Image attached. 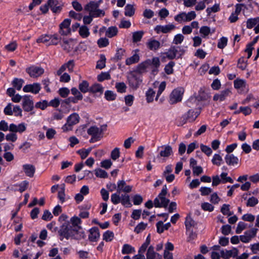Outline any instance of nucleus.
<instances>
[{
  "label": "nucleus",
  "instance_id": "nucleus-41",
  "mask_svg": "<svg viewBox=\"0 0 259 259\" xmlns=\"http://www.w3.org/2000/svg\"><path fill=\"white\" fill-rule=\"evenodd\" d=\"M144 34L143 31H138L134 32L132 35L133 42H137L141 41Z\"/></svg>",
  "mask_w": 259,
  "mask_h": 259
},
{
  "label": "nucleus",
  "instance_id": "nucleus-25",
  "mask_svg": "<svg viewBox=\"0 0 259 259\" xmlns=\"http://www.w3.org/2000/svg\"><path fill=\"white\" fill-rule=\"evenodd\" d=\"M89 239L91 241L96 242L99 239L100 236L99 230L96 227H92L89 230Z\"/></svg>",
  "mask_w": 259,
  "mask_h": 259
},
{
  "label": "nucleus",
  "instance_id": "nucleus-60",
  "mask_svg": "<svg viewBox=\"0 0 259 259\" xmlns=\"http://www.w3.org/2000/svg\"><path fill=\"white\" fill-rule=\"evenodd\" d=\"M106 58L104 55H101L100 59L97 62L96 68L102 69L105 67Z\"/></svg>",
  "mask_w": 259,
  "mask_h": 259
},
{
  "label": "nucleus",
  "instance_id": "nucleus-64",
  "mask_svg": "<svg viewBox=\"0 0 259 259\" xmlns=\"http://www.w3.org/2000/svg\"><path fill=\"white\" fill-rule=\"evenodd\" d=\"M249 248L252 254H259V242L250 245Z\"/></svg>",
  "mask_w": 259,
  "mask_h": 259
},
{
  "label": "nucleus",
  "instance_id": "nucleus-59",
  "mask_svg": "<svg viewBox=\"0 0 259 259\" xmlns=\"http://www.w3.org/2000/svg\"><path fill=\"white\" fill-rule=\"evenodd\" d=\"M110 79V75L108 72H103L97 76V80L100 82Z\"/></svg>",
  "mask_w": 259,
  "mask_h": 259
},
{
  "label": "nucleus",
  "instance_id": "nucleus-63",
  "mask_svg": "<svg viewBox=\"0 0 259 259\" xmlns=\"http://www.w3.org/2000/svg\"><path fill=\"white\" fill-rule=\"evenodd\" d=\"M257 231V229L253 228L249 230L245 231L244 234L251 240L256 236Z\"/></svg>",
  "mask_w": 259,
  "mask_h": 259
},
{
  "label": "nucleus",
  "instance_id": "nucleus-11",
  "mask_svg": "<svg viewBox=\"0 0 259 259\" xmlns=\"http://www.w3.org/2000/svg\"><path fill=\"white\" fill-rule=\"evenodd\" d=\"M22 106L25 111L29 112L32 111L34 108L32 97L30 95L23 96Z\"/></svg>",
  "mask_w": 259,
  "mask_h": 259
},
{
  "label": "nucleus",
  "instance_id": "nucleus-1",
  "mask_svg": "<svg viewBox=\"0 0 259 259\" xmlns=\"http://www.w3.org/2000/svg\"><path fill=\"white\" fill-rule=\"evenodd\" d=\"M117 192L113 193L111 195V201L116 205L121 203L123 206L126 207H130L132 204L130 201V196L126 194H121V192L125 193H130L132 191L133 186L127 185L124 180H118L117 182Z\"/></svg>",
  "mask_w": 259,
  "mask_h": 259
},
{
  "label": "nucleus",
  "instance_id": "nucleus-18",
  "mask_svg": "<svg viewBox=\"0 0 259 259\" xmlns=\"http://www.w3.org/2000/svg\"><path fill=\"white\" fill-rule=\"evenodd\" d=\"M48 5L51 11L55 13H60L62 9V5L58 0H49Z\"/></svg>",
  "mask_w": 259,
  "mask_h": 259
},
{
  "label": "nucleus",
  "instance_id": "nucleus-40",
  "mask_svg": "<svg viewBox=\"0 0 259 259\" xmlns=\"http://www.w3.org/2000/svg\"><path fill=\"white\" fill-rule=\"evenodd\" d=\"M118 32V29L115 26L109 27L106 31L105 35L106 36L111 38L115 36Z\"/></svg>",
  "mask_w": 259,
  "mask_h": 259
},
{
  "label": "nucleus",
  "instance_id": "nucleus-33",
  "mask_svg": "<svg viewBox=\"0 0 259 259\" xmlns=\"http://www.w3.org/2000/svg\"><path fill=\"white\" fill-rule=\"evenodd\" d=\"M71 224V227H73L75 230L78 232L80 227L79 225L81 224V220L77 217H73L70 219V222H69Z\"/></svg>",
  "mask_w": 259,
  "mask_h": 259
},
{
  "label": "nucleus",
  "instance_id": "nucleus-47",
  "mask_svg": "<svg viewBox=\"0 0 259 259\" xmlns=\"http://www.w3.org/2000/svg\"><path fill=\"white\" fill-rule=\"evenodd\" d=\"M114 237V235L113 232L109 230L105 232L103 235V239L106 242L111 241L113 239Z\"/></svg>",
  "mask_w": 259,
  "mask_h": 259
},
{
  "label": "nucleus",
  "instance_id": "nucleus-16",
  "mask_svg": "<svg viewBox=\"0 0 259 259\" xmlns=\"http://www.w3.org/2000/svg\"><path fill=\"white\" fill-rule=\"evenodd\" d=\"M246 27L248 29L254 27L255 33H259V17L248 19L246 21Z\"/></svg>",
  "mask_w": 259,
  "mask_h": 259
},
{
  "label": "nucleus",
  "instance_id": "nucleus-51",
  "mask_svg": "<svg viewBox=\"0 0 259 259\" xmlns=\"http://www.w3.org/2000/svg\"><path fill=\"white\" fill-rule=\"evenodd\" d=\"M95 174L97 177L100 178H107L108 177L107 172L101 168H96L95 170Z\"/></svg>",
  "mask_w": 259,
  "mask_h": 259
},
{
  "label": "nucleus",
  "instance_id": "nucleus-50",
  "mask_svg": "<svg viewBox=\"0 0 259 259\" xmlns=\"http://www.w3.org/2000/svg\"><path fill=\"white\" fill-rule=\"evenodd\" d=\"M175 65V63L173 61H170L165 66L164 71L168 74H171L174 72L173 67Z\"/></svg>",
  "mask_w": 259,
  "mask_h": 259
},
{
  "label": "nucleus",
  "instance_id": "nucleus-10",
  "mask_svg": "<svg viewBox=\"0 0 259 259\" xmlns=\"http://www.w3.org/2000/svg\"><path fill=\"white\" fill-rule=\"evenodd\" d=\"M26 72L32 78H37L45 72L44 69L40 66L31 65L26 69Z\"/></svg>",
  "mask_w": 259,
  "mask_h": 259
},
{
  "label": "nucleus",
  "instance_id": "nucleus-14",
  "mask_svg": "<svg viewBox=\"0 0 259 259\" xmlns=\"http://www.w3.org/2000/svg\"><path fill=\"white\" fill-rule=\"evenodd\" d=\"M175 26L170 23L165 25H158L154 28V31L157 33H169L175 28Z\"/></svg>",
  "mask_w": 259,
  "mask_h": 259
},
{
  "label": "nucleus",
  "instance_id": "nucleus-32",
  "mask_svg": "<svg viewBox=\"0 0 259 259\" xmlns=\"http://www.w3.org/2000/svg\"><path fill=\"white\" fill-rule=\"evenodd\" d=\"M170 226V223L164 225L162 221H159L156 224L157 231L159 233H162L164 230L168 229Z\"/></svg>",
  "mask_w": 259,
  "mask_h": 259
},
{
  "label": "nucleus",
  "instance_id": "nucleus-30",
  "mask_svg": "<svg viewBox=\"0 0 259 259\" xmlns=\"http://www.w3.org/2000/svg\"><path fill=\"white\" fill-rule=\"evenodd\" d=\"M149 65L151 68H153L152 72L154 73L158 71V68L160 66V60L158 57H153L151 60L150 59Z\"/></svg>",
  "mask_w": 259,
  "mask_h": 259
},
{
  "label": "nucleus",
  "instance_id": "nucleus-23",
  "mask_svg": "<svg viewBox=\"0 0 259 259\" xmlns=\"http://www.w3.org/2000/svg\"><path fill=\"white\" fill-rule=\"evenodd\" d=\"M201 112V108H198L194 109L189 110L187 113V116L188 118V121L193 122L199 115Z\"/></svg>",
  "mask_w": 259,
  "mask_h": 259
},
{
  "label": "nucleus",
  "instance_id": "nucleus-37",
  "mask_svg": "<svg viewBox=\"0 0 259 259\" xmlns=\"http://www.w3.org/2000/svg\"><path fill=\"white\" fill-rule=\"evenodd\" d=\"M135 248L128 244H124L122 246L121 253L123 254L133 253L135 252Z\"/></svg>",
  "mask_w": 259,
  "mask_h": 259
},
{
  "label": "nucleus",
  "instance_id": "nucleus-12",
  "mask_svg": "<svg viewBox=\"0 0 259 259\" xmlns=\"http://www.w3.org/2000/svg\"><path fill=\"white\" fill-rule=\"evenodd\" d=\"M71 20L65 19L59 25V32L61 35H67L71 33Z\"/></svg>",
  "mask_w": 259,
  "mask_h": 259
},
{
  "label": "nucleus",
  "instance_id": "nucleus-27",
  "mask_svg": "<svg viewBox=\"0 0 259 259\" xmlns=\"http://www.w3.org/2000/svg\"><path fill=\"white\" fill-rule=\"evenodd\" d=\"M22 167L24 172L27 176L30 178L33 177L35 171V168L33 165L25 164L23 165Z\"/></svg>",
  "mask_w": 259,
  "mask_h": 259
},
{
  "label": "nucleus",
  "instance_id": "nucleus-42",
  "mask_svg": "<svg viewBox=\"0 0 259 259\" xmlns=\"http://www.w3.org/2000/svg\"><path fill=\"white\" fill-rule=\"evenodd\" d=\"M50 34H43L40 36L36 40L37 43H44L50 46Z\"/></svg>",
  "mask_w": 259,
  "mask_h": 259
},
{
  "label": "nucleus",
  "instance_id": "nucleus-6",
  "mask_svg": "<svg viewBox=\"0 0 259 259\" xmlns=\"http://www.w3.org/2000/svg\"><path fill=\"white\" fill-rule=\"evenodd\" d=\"M98 8V3L91 1L85 6L84 9L89 12V14L91 15L92 17H99L104 16V11Z\"/></svg>",
  "mask_w": 259,
  "mask_h": 259
},
{
  "label": "nucleus",
  "instance_id": "nucleus-55",
  "mask_svg": "<svg viewBox=\"0 0 259 259\" xmlns=\"http://www.w3.org/2000/svg\"><path fill=\"white\" fill-rule=\"evenodd\" d=\"M115 88L118 93H124L126 92V85L123 82L116 83Z\"/></svg>",
  "mask_w": 259,
  "mask_h": 259
},
{
  "label": "nucleus",
  "instance_id": "nucleus-4",
  "mask_svg": "<svg viewBox=\"0 0 259 259\" xmlns=\"http://www.w3.org/2000/svg\"><path fill=\"white\" fill-rule=\"evenodd\" d=\"M87 133L91 136L89 142L93 143L100 141L103 137V129L96 125L90 126L87 130Z\"/></svg>",
  "mask_w": 259,
  "mask_h": 259
},
{
  "label": "nucleus",
  "instance_id": "nucleus-46",
  "mask_svg": "<svg viewBox=\"0 0 259 259\" xmlns=\"http://www.w3.org/2000/svg\"><path fill=\"white\" fill-rule=\"evenodd\" d=\"M245 85L246 81L244 79L237 78L234 81V86L236 89L244 88Z\"/></svg>",
  "mask_w": 259,
  "mask_h": 259
},
{
  "label": "nucleus",
  "instance_id": "nucleus-19",
  "mask_svg": "<svg viewBox=\"0 0 259 259\" xmlns=\"http://www.w3.org/2000/svg\"><path fill=\"white\" fill-rule=\"evenodd\" d=\"M205 100L204 97L200 94L197 96H191L186 102V105L189 107L197 106L200 101Z\"/></svg>",
  "mask_w": 259,
  "mask_h": 259
},
{
  "label": "nucleus",
  "instance_id": "nucleus-8",
  "mask_svg": "<svg viewBox=\"0 0 259 259\" xmlns=\"http://www.w3.org/2000/svg\"><path fill=\"white\" fill-rule=\"evenodd\" d=\"M184 93V89L183 88L179 87L175 89L169 95V103L172 105L181 102L182 100Z\"/></svg>",
  "mask_w": 259,
  "mask_h": 259
},
{
  "label": "nucleus",
  "instance_id": "nucleus-45",
  "mask_svg": "<svg viewBox=\"0 0 259 259\" xmlns=\"http://www.w3.org/2000/svg\"><path fill=\"white\" fill-rule=\"evenodd\" d=\"M148 224L144 222H141L138 224L135 228L134 232L137 234H139L144 231L147 227Z\"/></svg>",
  "mask_w": 259,
  "mask_h": 259
},
{
  "label": "nucleus",
  "instance_id": "nucleus-35",
  "mask_svg": "<svg viewBox=\"0 0 259 259\" xmlns=\"http://www.w3.org/2000/svg\"><path fill=\"white\" fill-rule=\"evenodd\" d=\"M78 88L79 91L82 93L84 94L89 92V83L87 80H82L79 83Z\"/></svg>",
  "mask_w": 259,
  "mask_h": 259
},
{
  "label": "nucleus",
  "instance_id": "nucleus-9",
  "mask_svg": "<svg viewBox=\"0 0 259 259\" xmlns=\"http://www.w3.org/2000/svg\"><path fill=\"white\" fill-rule=\"evenodd\" d=\"M80 117L78 114L73 113L70 115L67 119L66 123L62 126L63 132H68L72 130L73 125L76 124L79 121Z\"/></svg>",
  "mask_w": 259,
  "mask_h": 259
},
{
  "label": "nucleus",
  "instance_id": "nucleus-5",
  "mask_svg": "<svg viewBox=\"0 0 259 259\" xmlns=\"http://www.w3.org/2000/svg\"><path fill=\"white\" fill-rule=\"evenodd\" d=\"M183 54L184 50L181 47L171 46L166 52L163 53L162 58L172 60L181 57Z\"/></svg>",
  "mask_w": 259,
  "mask_h": 259
},
{
  "label": "nucleus",
  "instance_id": "nucleus-20",
  "mask_svg": "<svg viewBox=\"0 0 259 259\" xmlns=\"http://www.w3.org/2000/svg\"><path fill=\"white\" fill-rule=\"evenodd\" d=\"M224 158L226 164L229 166H235L239 162L238 158L233 154H226Z\"/></svg>",
  "mask_w": 259,
  "mask_h": 259
},
{
  "label": "nucleus",
  "instance_id": "nucleus-17",
  "mask_svg": "<svg viewBox=\"0 0 259 259\" xmlns=\"http://www.w3.org/2000/svg\"><path fill=\"white\" fill-rule=\"evenodd\" d=\"M220 253L222 258L229 259L231 257H236L238 255V251L237 248H233L230 250H222Z\"/></svg>",
  "mask_w": 259,
  "mask_h": 259
},
{
  "label": "nucleus",
  "instance_id": "nucleus-53",
  "mask_svg": "<svg viewBox=\"0 0 259 259\" xmlns=\"http://www.w3.org/2000/svg\"><path fill=\"white\" fill-rule=\"evenodd\" d=\"M247 66V60L243 57L240 58L238 60L237 67L243 70H245Z\"/></svg>",
  "mask_w": 259,
  "mask_h": 259
},
{
  "label": "nucleus",
  "instance_id": "nucleus-54",
  "mask_svg": "<svg viewBox=\"0 0 259 259\" xmlns=\"http://www.w3.org/2000/svg\"><path fill=\"white\" fill-rule=\"evenodd\" d=\"M116 95L113 91L108 90L105 92V98L107 101H113L116 99Z\"/></svg>",
  "mask_w": 259,
  "mask_h": 259
},
{
  "label": "nucleus",
  "instance_id": "nucleus-43",
  "mask_svg": "<svg viewBox=\"0 0 259 259\" xmlns=\"http://www.w3.org/2000/svg\"><path fill=\"white\" fill-rule=\"evenodd\" d=\"M50 46L57 45L60 41L61 37H59L58 34L57 33L50 34Z\"/></svg>",
  "mask_w": 259,
  "mask_h": 259
},
{
  "label": "nucleus",
  "instance_id": "nucleus-62",
  "mask_svg": "<svg viewBox=\"0 0 259 259\" xmlns=\"http://www.w3.org/2000/svg\"><path fill=\"white\" fill-rule=\"evenodd\" d=\"M200 148L202 152L205 153L207 156H209L212 153V149L208 146L204 144H200Z\"/></svg>",
  "mask_w": 259,
  "mask_h": 259
},
{
  "label": "nucleus",
  "instance_id": "nucleus-57",
  "mask_svg": "<svg viewBox=\"0 0 259 259\" xmlns=\"http://www.w3.org/2000/svg\"><path fill=\"white\" fill-rule=\"evenodd\" d=\"M228 174L227 172H222L221 175V180L222 183L223 184L226 183L227 182H229L230 183H233L234 182L233 180L230 177L227 176Z\"/></svg>",
  "mask_w": 259,
  "mask_h": 259
},
{
  "label": "nucleus",
  "instance_id": "nucleus-21",
  "mask_svg": "<svg viewBox=\"0 0 259 259\" xmlns=\"http://www.w3.org/2000/svg\"><path fill=\"white\" fill-rule=\"evenodd\" d=\"M172 154V149L169 145H163L161 147L158 156L163 158H168Z\"/></svg>",
  "mask_w": 259,
  "mask_h": 259
},
{
  "label": "nucleus",
  "instance_id": "nucleus-52",
  "mask_svg": "<svg viewBox=\"0 0 259 259\" xmlns=\"http://www.w3.org/2000/svg\"><path fill=\"white\" fill-rule=\"evenodd\" d=\"M199 32L201 36L205 38L210 33V29L208 26H203L200 28Z\"/></svg>",
  "mask_w": 259,
  "mask_h": 259
},
{
  "label": "nucleus",
  "instance_id": "nucleus-34",
  "mask_svg": "<svg viewBox=\"0 0 259 259\" xmlns=\"http://www.w3.org/2000/svg\"><path fill=\"white\" fill-rule=\"evenodd\" d=\"M149 62H150V59H148L140 63L137 67L138 71L141 73L146 71L147 69L151 68Z\"/></svg>",
  "mask_w": 259,
  "mask_h": 259
},
{
  "label": "nucleus",
  "instance_id": "nucleus-31",
  "mask_svg": "<svg viewBox=\"0 0 259 259\" xmlns=\"http://www.w3.org/2000/svg\"><path fill=\"white\" fill-rule=\"evenodd\" d=\"M155 91L152 88H149L145 93L146 102L148 103H152L155 96Z\"/></svg>",
  "mask_w": 259,
  "mask_h": 259
},
{
  "label": "nucleus",
  "instance_id": "nucleus-36",
  "mask_svg": "<svg viewBox=\"0 0 259 259\" xmlns=\"http://www.w3.org/2000/svg\"><path fill=\"white\" fill-rule=\"evenodd\" d=\"M24 83V80L22 78H14L12 82L13 87L18 91H20Z\"/></svg>",
  "mask_w": 259,
  "mask_h": 259
},
{
  "label": "nucleus",
  "instance_id": "nucleus-48",
  "mask_svg": "<svg viewBox=\"0 0 259 259\" xmlns=\"http://www.w3.org/2000/svg\"><path fill=\"white\" fill-rule=\"evenodd\" d=\"M135 14V9L132 5H127L124 8V15L131 17Z\"/></svg>",
  "mask_w": 259,
  "mask_h": 259
},
{
  "label": "nucleus",
  "instance_id": "nucleus-13",
  "mask_svg": "<svg viewBox=\"0 0 259 259\" xmlns=\"http://www.w3.org/2000/svg\"><path fill=\"white\" fill-rule=\"evenodd\" d=\"M27 128V124L25 122H21L18 124L11 123L9 125V131L16 134H22L25 132Z\"/></svg>",
  "mask_w": 259,
  "mask_h": 259
},
{
  "label": "nucleus",
  "instance_id": "nucleus-2",
  "mask_svg": "<svg viewBox=\"0 0 259 259\" xmlns=\"http://www.w3.org/2000/svg\"><path fill=\"white\" fill-rule=\"evenodd\" d=\"M167 194V188L166 185L162 187V189L158 196L154 200L155 207H166L169 203V200L166 198Z\"/></svg>",
  "mask_w": 259,
  "mask_h": 259
},
{
  "label": "nucleus",
  "instance_id": "nucleus-56",
  "mask_svg": "<svg viewBox=\"0 0 259 259\" xmlns=\"http://www.w3.org/2000/svg\"><path fill=\"white\" fill-rule=\"evenodd\" d=\"M221 211L224 215L228 216H230L233 213L232 212L230 211V205L227 204H224L222 205Z\"/></svg>",
  "mask_w": 259,
  "mask_h": 259
},
{
  "label": "nucleus",
  "instance_id": "nucleus-29",
  "mask_svg": "<svg viewBox=\"0 0 259 259\" xmlns=\"http://www.w3.org/2000/svg\"><path fill=\"white\" fill-rule=\"evenodd\" d=\"M78 33L82 38H87L90 35V29L85 25H81L78 29Z\"/></svg>",
  "mask_w": 259,
  "mask_h": 259
},
{
  "label": "nucleus",
  "instance_id": "nucleus-22",
  "mask_svg": "<svg viewBox=\"0 0 259 259\" xmlns=\"http://www.w3.org/2000/svg\"><path fill=\"white\" fill-rule=\"evenodd\" d=\"M231 93V91L229 89H226L221 91L219 94H216L213 96V100L214 101H219L220 102L224 101Z\"/></svg>",
  "mask_w": 259,
  "mask_h": 259
},
{
  "label": "nucleus",
  "instance_id": "nucleus-44",
  "mask_svg": "<svg viewBox=\"0 0 259 259\" xmlns=\"http://www.w3.org/2000/svg\"><path fill=\"white\" fill-rule=\"evenodd\" d=\"M139 60V56L138 54H135L130 58H128L125 60V64L127 65H130L131 64L138 62Z\"/></svg>",
  "mask_w": 259,
  "mask_h": 259
},
{
  "label": "nucleus",
  "instance_id": "nucleus-3",
  "mask_svg": "<svg viewBox=\"0 0 259 259\" xmlns=\"http://www.w3.org/2000/svg\"><path fill=\"white\" fill-rule=\"evenodd\" d=\"M78 232L71 226L69 222H65L61 227L59 233L60 236L67 239L75 238Z\"/></svg>",
  "mask_w": 259,
  "mask_h": 259
},
{
  "label": "nucleus",
  "instance_id": "nucleus-24",
  "mask_svg": "<svg viewBox=\"0 0 259 259\" xmlns=\"http://www.w3.org/2000/svg\"><path fill=\"white\" fill-rule=\"evenodd\" d=\"M146 259H162V256L154 251L153 246H150L146 253Z\"/></svg>",
  "mask_w": 259,
  "mask_h": 259
},
{
  "label": "nucleus",
  "instance_id": "nucleus-61",
  "mask_svg": "<svg viewBox=\"0 0 259 259\" xmlns=\"http://www.w3.org/2000/svg\"><path fill=\"white\" fill-rule=\"evenodd\" d=\"M220 10V4L215 3L213 6L211 7H208L206 12L208 15H210L211 13H216Z\"/></svg>",
  "mask_w": 259,
  "mask_h": 259
},
{
  "label": "nucleus",
  "instance_id": "nucleus-39",
  "mask_svg": "<svg viewBox=\"0 0 259 259\" xmlns=\"http://www.w3.org/2000/svg\"><path fill=\"white\" fill-rule=\"evenodd\" d=\"M103 92V87L98 83H95L90 87L89 92L92 93H102Z\"/></svg>",
  "mask_w": 259,
  "mask_h": 259
},
{
  "label": "nucleus",
  "instance_id": "nucleus-38",
  "mask_svg": "<svg viewBox=\"0 0 259 259\" xmlns=\"http://www.w3.org/2000/svg\"><path fill=\"white\" fill-rule=\"evenodd\" d=\"M185 224L186 230H190L196 225V223L191 217H187Z\"/></svg>",
  "mask_w": 259,
  "mask_h": 259
},
{
  "label": "nucleus",
  "instance_id": "nucleus-26",
  "mask_svg": "<svg viewBox=\"0 0 259 259\" xmlns=\"http://www.w3.org/2000/svg\"><path fill=\"white\" fill-rule=\"evenodd\" d=\"M75 45V42L72 39H63L61 47L64 50L70 52L74 49Z\"/></svg>",
  "mask_w": 259,
  "mask_h": 259
},
{
  "label": "nucleus",
  "instance_id": "nucleus-7",
  "mask_svg": "<svg viewBox=\"0 0 259 259\" xmlns=\"http://www.w3.org/2000/svg\"><path fill=\"white\" fill-rule=\"evenodd\" d=\"M127 80L130 88L137 90L142 83V76L140 73L133 72L130 74Z\"/></svg>",
  "mask_w": 259,
  "mask_h": 259
},
{
  "label": "nucleus",
  "instance_id": "nucleus-58",
  "mask_svg": "<svg viewBox=\"0 0 259 259\" xmlns=\"http://www.w3.org/2000/svg\"><path fill=\"white\" fill-rule=\"evenodd\" d=\"M228 43V38L226 37H222L218 40L217 47L218 48L223 49Z\"/></svg>",
  "mask_w": 259,
  "mask_h": 259
},
{
  "label": "nucleus",
  "instance_id": "nucleus-15",
  "mask_svg": "<svg viewBox=\"0 0 259 259\" xmlns=\"http://www.w3.org/2000/svg\"><path fill=\"white\" fill-rule=\"evenodd\" d=\"M41 90L40 84L39 83H33L25 85L23 91L25 93H31L34 94H38Z\"/></svg>",
  "mask_w": 259,
  "mask_h": 259
},
{
  "label": "nucleus",
  "instance_id": "nucleus-28",
  "mask_svg": "<svg viewBox=\"0 0 259 259\" xmlns=\"http://www.w3.org/2000/svg\"><path fill=\"white\" fill-rule=\"evenodd\" d=\"M148 48L151 51H156L160 47V43L158 40L150 39L147 42Z\"/></svg>",
  "mask_w": 259,
  "mask_h": 259
},
{
  "label": "nucleus",
  "instance_id": "nucleus-49",
  "mask_svg": "<svg viewBox=\"0 0 259 259\" xmlns=\"http://www.w3.org/2000/svg\"><path fill=\"white\" fill-rule=\"evenodd\" d=\"M213 164L220 166L223 162V158L219 154H214L211 160Z\"/></svg>",
  "mask_w": 259,
  "mask_h": 259
}]
</instances>
